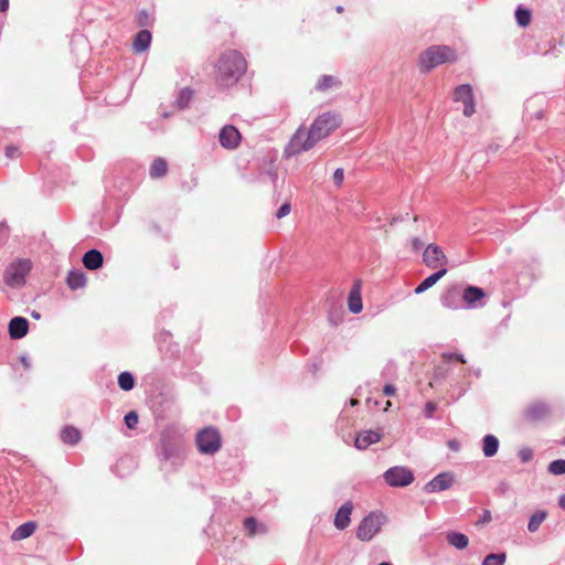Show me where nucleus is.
I'll return each mask as SVG.
<instances>
[{
    "label": "nucleus",
    "mask_w": 565,
    "mask_h": 565,
    "mask_svg": "<svg viewBox=\"0 0 565 565\" xmlns=\"http://www.w3.org/2000/svg\"><path fill=\"white\" fill-rule=\"evenodd\" d=\"M342 119L339 114L327 111L319 115L308 130L300 126L286 147L287 156H296L312 149L318 141L327 138L339 128Z\"/></svg>",
    "instance_id": "obj_1"
},
{
    "label": "nucleus",
    "mask_w": 565,
    "mask_h": 565,
    "mask_svg": "<svg viewBox=\"0 0 565 565\" xmlns=\"http://www.w3.org/2000/svg\"><path fill=\"white\" fill-rule=\"evenodd\" d=\"M215 67L216 82L221 86L228 87L246 72L247 63L238 51L227 50L220 56Z\"/></svg>",
    "instance_id": "obj_2"
},
{
    "label": "nucleus",
    "mask_w": 565,
    "mask_h": 565,
    "mask_svg": "<svg viewBox=\"0 0 565 565\" xmlns=\"http://www.w3.org/2000/svg\"><path fill=\"white\" fill-rule=\"evenodd\" d=\"M456 61V53L452 49L445 45H436L427 49L419 60L422 71L429 72L436 66Z\"/></svg>",
    "instance_id": "obj_3"
},
{
    "label": "nucleus",
    "mask_w": 565,
    "mask_h": 565,
    "mask_svg": "<svg viewBox=\"0 0 565 565\" xmlns=\"http://www.w3.org/2000/svg\"><path fill=\"white\" fill-rule=\"evenodd\" d=\"M32 268L28 259H18L8 265L4 270L3 280L11 288H21L25 284V278Z\"/></svg>",
    "instance_id": "obj_4"
},
{
    "label": "nucleus",
    "mask_w": 565,
    "mask_h": 565,
    "mask_svg": "<svg viewBox=\"0 0 565 565\" xmlns=\"http://www.w3.org/2000/svg\"><path fill=\"white\" fill-rule=\"evenodd\" d=\"M196 446L201 454L213 455L221 447V436L212 427H206L196 434Z\"/></svg>",
    "instance_id": "obj_5"
},
{
    "label": "nucleus",
    "mask_w": 565,
    "mask_h": 565,
    "mask_svg": "<svg viewBox=\"0 0 565 565\" xmlns=\"http://www.w3.org/2000/svg\"><path fill=\"white\" fill-rule=\"evenodd\" d=\"M385 482L390 487H406L414 481L413 472L403 466H395L386 470L383 475Z\"/></svg>",
    "instance_id": "obj_6"
},
{
    "label": "nucleus",
    "mask_w": 565,
    "mask_h": 565,
    "mask_svg": "<svg viewBox=\"0 0 565 565\" xmlns=\"http://www.w3.org/2000/svg\"><path fill=\"white\" fill-rule=\"evenodd\" d=\"M381 516L375 513H370L359 524L356 529V536L361 541H370L381 529Z\"/></svg>",
    "instance_id": "obj_7"
},
{
    "label": "nucleus",
    "mask_w": 565,
    "mask_h": 565,
    "mask_svg": "<svg viewBox=\"0 0 565 565\" xmlns=\"http://www.w3.org/2000/svg\"><path fill=\"white\" fill-rule=\"evenodd\" d=\"M454 99L463 104V115L470 117L476 111L475 97L469 84H462L456 87Z\"/></svg>",
    "instance_id": "obj_8"
},
{
    "label": "nucleus",
    "mask_w": 565,
    "mask_h": 565,
    "mask_svg": "<svg viewBox=\"0 0 565 565\" xmlns=\"http://www.w3.org/2000/svg\"><path fill=\"white\" fill-rule=\"evenodd\" d=\"M423 263L431 269L438 267V265L446 266L448 258L444 250L436 244L431 243L427 245L423 253Z\"/></svg>",
    "instance_id": "obj_9"
},
{
    "label": "nucleus",
    "mask_w": 565,
    "mask_h": 565,
    "mask_svg": "<svg viewBox=\"0 0 565 565\" xmlns=\"http://www.w3.org/2000/svg\"><path fill=\"white\" fill-rule=\"evenodd\" d=\"M218 140L223 148L233 150L239 146L241 134L236 127L226 125L221 129Z\"/></svg>",
    "instance_id": "obj_10"
},
{
    "label": "nucleus",
    "mask_w": 565,
    "mask_h": 565,
    "mask_svg": "<svg viewBox=\"0 0 565 565\" xmlns=\"http://www.w3.org/2000/svg\"><path fill=\"white\" fill-rule=\"evenodd\" d=\"M461 300L465 302L466 308H479L483 306V298L486 294L482 288L476 286H468L465 288Z\"/></svg>",
    "instance_id": "obj_11"
},
{
    "label": "nucleus",
    "mask_w": 565,
    "mask_h": 565,
    "mask_svg": "<svg viewBox=\"0 0 565 565\" xmlns=\"http://www.w3.org/2000/svg\"><path fill=\"white\" fill-rule=\"evenodd\" d=\"M526 118L530 120H541L544 118L545 100L542 96H534L525 103Z\"/></svg>",
    "instance_id": "obj_12"
},
{
    "label": "nucleus",
    "mask_w": 565,
    "mask_h": 565,
    "mask_svg": "<svg viewBox=\"0 0 565 565\" xmlns=\"http://www.w3.org/2000/svg\"><path fill=\"white\" fill-rule=\"evenodd\" d=\"M452 484V475L448 472H441L433 478L428 483H426L425 491L427 493L440 492L449 489Z\"/></svg>",
    "instance_id": "obj_13"
},
{
    "label": "nucleus",
    "mask_w": 565,
    "mask_h": 565,
    "mask_svg": "<svg viewBox=\"0 0 565 565\" xmlns=\"http://www.w3.org/2000/svg\"><path fill=\"white\" fill-rule=\"evenodd\" d=\"M550 415V407L543 402H534L525 409V418L532 422H539Z\"/></svg>",
    "instance_id": "obj_14"
},
{
    "label": "nucleus",
    "mask_w": 565,
    "mask_h": 565,
    "mask_svg": "<svg viewBox=\"0 0 565 565\" xmlns=\"http://www.w3.org/2000/svg\"><path fill=\"white\" fill-rule=\"evenodd\" d=\"M352 510H353V504L350 501L345 502L344 504H342L340 507V509L338 510V512L335 513V516H334V526L338 530H344L349 526V524L351 522L350 516H351Z\"/></svg>",
    "instance_id": "obj_15"
},
{
    "label": "nucleus",
    "mask_w": 565,
    "mask_h": 565,
    "mask_svg": "<svg viewBox=\"0 0 565 565\" xmlns=\"http://www.w3.org/2000/svg\"><path fill=\"white\" fill-rule=\"evenodd\" d=\"M29 331V321L23 317H14L9 322V334L11 339H21Z\"/></svg>",
    "instance_id": "obj_16"
},
{
    "label": "nucleus",
    "mask_w": 565,
    "mask_h": 565,
    "mask_svg": "<svg viewBox=\"0 0 565 565\" xmlns=\"http://www.w3.org/2000/svg\"><path fill=\"white\" fill-rule=\"evenodd\" d=\"M82 262L85 268L96 270L103 266L104 257L99 250L89 249L84 254Z\"/></svg>",
    "instance_id": "obj_17"
},
{
    "label": "nucleus",
    "mask_w": 565,
    "mask_h": 565,
    "mask_svg": "<svg viewBox=\"0 0 565 565\" xmlns=\"http://www.w3.org/2000/svg\"><path fill=\"white\" fill-rule=\"evenodd\" d=\"M381 435L374 430L361 431L355 438L358 449H366L369 446L380 441Z\"/></svg>",
    "instance_id": "obj_18"
},
{
    "label": "nucleus",
    "mask_w": 565,
    "mask_h": 565,
    "mask_svg": "<svg viewBox=\"0 0 565 565\" xmlns=\"http://www.w3.org/2000/svg\"><path fill=\"white\" fill-rule=\"evenodd\" d=\"M447 274V268L443 267L436 273L425 278L416 288L415 294L419 295L433 287L439 279Z\"/></svg>",
    "instance_id": "obj_19"
},
{
    "label": "nucleus",
    "mask_w": 565,
    "mask_h": 565,
    "mask_svg": "<svg viewBox=\"0 0 565 565\" xmlns=\"http://www.w3.org/2000/svg\"><path fill=\"white\" fill-rule=\"evenodd\" d=\"M36 530V523L33 521L19 525L11 534V540L17 542L30 537Z\"/></svg>",
    "instance_id": "obj_20"
},
{
    "label": "nucleus",
    "mask_w": 565,
    "mask_h": 565,
    "mask_svg": "<svg viewBox=\"0 0 565 565\" xmlns=\"http://www.w3.org/2000/svg\"><path fill=\"white\" fill-rule=\"evenodd\" d=\"M348 306L351 312L359 313L362 311L363 305H362V298L360 294V284L356 282L352 290L350 291L349 299H348Z\"/></svg>",
    "instance_id": "obj_21"
},
{
    "label": "nucleus",
    "mask_w": 565,
    "mask_h": 565,
    "mask_svg": "<svg viewBox=\"0 0 565 565\" xmlns=\"http://www.w3.org/2000/svg\"><path fill=\"white\" fill-rule=\"evenodd\" d=\"M67 286L75 290L86 285V275L81 269L71 270L66 278Z\"/></svg>",
    "instance_id": "obj_22"
},
{
    "label": "nucleus",
    "mask_w": 565,
    "mask_h": 565,
    "mask_svg": "<svg viewBox=\"0 0 565 565\" xmlns=\"http://www.w3.org/2000/svg\"><path fill=\"white\" fill-rule=\"evenodd\" d=\"M447 543L457 550H463L469 544V539L466 534L450 531L446 534Z\"/></svg>",
    "instance_id": "obj_23"
},
{
    "label": "nucleus",
    "mask_w": 565,
    "mask_h": 565,
    "mask_svg": "<svg viewBox=\"0 0 565 565\" xmlns=\"http://www.w3.org/2000/svg\"><path fill=\"white\" fill-rule=\"evenodd\" d=\"M151 43V33L148 30H141L134 40V50L138 53L146 51Z\"/></svg>",
    "instance_id": "obj_24"
},
{
    "label": "nucleus",
    "mask_w": 565,
    "mask_h": 565,
    "mask_svg": "<svg viewBox=\"0 0 565 565\" xmlns=\"http://www.w3.org/2000/svg\"><path fill=\"white\" fill-rule=\"evenodd\" d=\"M499 449V439L493 435H486L482 439V451L488 458L493 457Z\"/></svg>",
    "instance_id": "obj_25"
},
{
    "label": "nucleus",
    "mask_w": 565,
    "mask_h": 565,
    "mask_svg": "<svg viewBox=\"0 0 565 565\" xmlns=\"http://www.w3.org/2000/svg\"><path fill=\"white\" fill-rule=\"evenodd\" d=\"M61 439L68 445H75L81 439V431L73 426H65L61 431Z\"/></svg>",
    "instance_id": "obj_26"
},
{
    "label": "nucleus",
    "mask_w": 565,
    "mask_h": 565,
    "mask_svg": "<svg viewBox=\"0 0 565 565\" xmlns=\"http://www.w3.org/2000/svg\"><path fill=\"white\" fill-rule=\"evenodd\" d=\"M459 297L460 294L457 289H450L448 290L443 297H441V305L449 309H458L460 306L459 303Z\"/></svg>",
    "instance_id": "obj_27"
},
{
    "label": "nucleus",
    "mask_w": 565,
    "mask_h": 565,
    "mask_svg": "<svg viewBox=\"0 0 565 565\" xmlns=\"http://www.w3.org/2000/svg\"><path fill=\"white\" fill-rule=\"evenodd\" d=\"M546 516H547V512L545 510L535 511L530 516V520L527 523V531L531 533H535L540 529L541 524L545 521Z\"/></svg>",
    "instance_id": "obj_28"
},
{
    "label": "nucleus",
    "mask_w": 565,
    "mask_h": 565,
    "mask_svg": "<svg viewBox=\"0 0 565 565\" xmlns=\"http://www.w3.org/2000/svg\"><path fill=\"white\" fill-rule=\"evenodd\" d=\"M340 81L332 75H322L317 82L316 89L319 92H327L330 88L339 87Z\"/></svg>",
    "instance_id": "obj_29"
},
{
    "label": "nucleus",
    "mask_w": 565,
    "mask_h": 565,
    "mask_svg": "<svg viewBox=\"0 0 565 565\" xmlns=\"http://www.w3.org/2000/svg\"><path fill=\"white\" fill-rule=\"evenodd\" d=\"M168 171V163L162 158H157L153 160L150 167V177L153 179L163 177Z\"/></svg>",
    "instance_id": "obj_30"
},
{
    "label": "nucleus",
    "mask_w": 565,
    "mask_h": 565,
    "mask_svg": "<svg viewBox=\"0 0 565 565\" xmlns=\"http://www.w3.org/2000/svg\"><path fill=\"white\" fill-rule=\"evenodd\" d=\"M118 385L122 391H131L135 387V379L130 372H121L118 375Z\"/></svg>",
    "instance_id": "obj_31"
},
{
    "label": "nucleus",
    "mask_w": 565,
    "mask_h": 565,
    "mask_svg": "<svg viewBox=\"0 0 565 565\" xmlns=\"http://www.w3.org/2000/svg\"><path fill=\"white\" fill-rule=\"evenodd\" d=\"M192 96H193V92H192L191 89H189V88H183V89L179 93V95H178V97H177V99H175V105H177V107H178V108H180V109L185 108V107L189 105V103H190V100H191Z\"/></svg>",
    "instance_id": "obj_32"
},
{
    "label": "nucleus",
    "mask_w": 565,
    "mask_h": 565,
    "mask_svg": "<svg viewBox=\"0 0 565 565\" xmlns=\"http://www.w3.org/2000/svg\"><path fill=\"white\" fill-rule=\"evenodd\" d=\"M244 529L249 536H253V535L257 534L258 532H260V530L263 529V525L259 524L255 518H247L244 521Z\"/></svg>",
    "instance_id": "obj_33"
},
{
    "label": "nucleus",
    "mask_w": 565,
    "mask_h": 565,
    "mask_svg": "<svg viewBox=\"0 0 565 565\" xmlns=\"http://www.w3.org/2000/svg\"><path fill=\"white\" fill-rule=\"evenodd\" d=\"M547 471L554 476H561L565 473V459H556L550 462Z\"/></svg>",
    "instance_id": "obj_34"
},
{
    "label": "nucleus",
    "mask_w": 565,
    "mask_h": 565,
    "mask_svg": "<svg viewBox=\"0 0 565 565\" xmlns=\"http://www.w3.org/2000/svg\"><path fill=\"white\" fill-rule=\"evenodd\" d=\"M515 18L521 26H526L531 22V12L526 9L519 7L515 11Z\"/></svg>",
    "instance_id": "obj_35"
},
{
    "label": "nucleus",
    "mask_w": 565,
    "mask_h": 565,
    "mask_svg": "<svg viewBox=\"0 0 565 565\" xmlns=\"http://www.w3.org/2000/svg\"><path fill=\"white\" fill-rule=\"evenodd\" d=\"M505 562V554L504 553H498V554H489L484 557L482 565H504Z\"/></svg>",
    "instance_id": "obj_36"
},
{
    "label": "nucleus",
    "mask_w": 565,
    "mask_h": 565,
    "mask_svg": "<svg viewBox=\"0 0 565 565\" xmlns=\"http://www.w3.org/2000/svg\"><path fill=\"white\" fill-rule=\"evenodd\" d=\"M125 424L128 428L132 429L138 424V414L135 411L129 412L125 416Z\"/></svg>",
    "instance_id": "obj_37"
},
{
    "label": "nucleus",
    "mask_w": 565,
    "mask_h": 565,
    "mask_svg": "<svg viewBox=\"0 0 565 565\" xmlns=\"http://www.w3.org/2000/svg\"><path fill=\"white\" fill-rule=\"evenodd\" d=\"M519 458L522 462H529L533 458V450L531 448L524 447L519 451Z\"/></svg>",
    "instance_id": "obj_38"
},
{
    "label": "nucleus",
    "mask_w": 565,
    "mask_h": 565,
    "mask_svg": "<svg viewBox=\"0 0 565 565\" xmlns=\"http://www.w3.org/2000/svg\"><path fill=\"white\" fill-rule=\"evenodd\" d=\"M137 20L140 26H146L150 22V15L147 11L142 10L138 13Z\"/></svg>",
    "instance_id": "obj_39"
},
{
    "label": "nucleus",
    "mask_w": 565,
    "mask_h": 565,
    "mask_svg": "<svg viewBox=\"0 0 565 565\" xmlns=\"http://www.w3.org/2000/svg\"><path fill=\"white\" fill-rule=\"evenodd\" d=\"M443 359L445 361L457 360L460 363H466L465 356L462 354H460V353H444L443 354Z\"/></svg>",
    "instance_id": "obj_40"
},
{
    "label": "nucleus",
    "mask_w": 565,
    "mask_h": 565,
    "mask_svg": "<svg viewBox=\"0 0 565 565\" xmlns=\"http://www.w3.org/2000/svg\"><path fill=\"white\" fill-rule=\"evenodd\" d=\"M291 211V205L289 203H284L277 211L276 216L277 218H282L286 215H288Z\"/></svg>",
    "instance_id": "obj_41"
},
{
    "label": "nucleus",
    "mask_w": 565,
    "mask_h": 565,
    "mask_svg": "<svg viewBox=\"0 0 565 565\" xmlns=\"http://www.w3.org/2000/svg\"><path fill=\"white\" fill-rule=\"evenodd\" d=\"M437 409V405L434 402H427L425 405L424 414L426 417H433L435 411Z\"/></svg>",
    "instance_id": "obj_42"
},
{
    "label": "nucleus",
    "mask_w": 565,
    "mask_h": 565,
    "mask_svg": "<svg viewBox=\"0 0 565 565\" xmlns=\"http://www.w3.org/2000/svg\"><path fill=\"white\" fill-rule=\"evenodd\" d=\"M344 179V171L341 168H338L333 173V180L337 185H341Z\"/></svg>",
    "instance_id": "obj_43"
},
{
    "label": "nucleus",
    "mask_w": 565,
    "mask_h": 565,
    "mask_svg": "<svg viewBox=\"0 0 565 565\" xmlns=\"http://www.w3.org/2000/svg\"><path fill=\"white\" fill-rule=\"evenodd\" d=\"M18 152H19V149H18V147H15V146H8V147L6 148V156H7L8 158H14V157H17V156H18Z\"/></svg>",
    "instance_id": "obj_44"
},
{
    "label": "nucleus",
    "mask_w": 565,
    "mask_h": 565,
    "mask_svg": "<svg viewBox=\"0 0 565 565\" xmlns=\"http://www.w3.org/2000/svg\"><path fill=\"white\" fill-rule=\"evenodd\" d=\"M411 243H412V248L414 252L419 250L424 246V243L422 242V239L419 237H414Z\"/></svg>",
    "instance_id": "obj_45"
},
{
    "label": "nucleus",
    "mask_w": 565,
    "mask_h": 565,
    "mask_svg": "<svg viewBox=\"0 0 565 565\" xmlns=\"http://www.w3.org/2000/svg\"><path fill=\"white\" fill-rule=\"evenodd\" d=\"M383 393L387 396H393L396 393V387L393 384H386L383 387Z\"/></svg>",
    "instance_id": "obj_46"
},
{
    "label": "nucleus",
    "mask_w": 565,
    "mask_h": 565,
    "mask_svg": "<svg viewBox=\"0 0 565 565\" xmlns=\"http://www.w3.org/2000/svg\"><path fill=\"white\" fill-rule=\"evenodd\" d=\"M508 490H509V483L505 481H502L495 489V492L499 494H504Z\"/></svg>",
    "instance_id": "obj_47"
},
{
    "label": "nucleus",
    "mask_w": 565,
    "mask_h": 565,
    "mask_svg": "<svg viewBox=\"0 0 565 565\" xmlns=\"http://www.w3.org/2000/svg\"><path fill=\"white\" fill-rule=\"evenodd\" d=\"M491 520H492L491 512L489 510H484L481 519L479 520V523H489Z\"/></svg>",
    "instance_id": "obj_48"
},
{
    "label": "nucleus",
    "mask_w": 565,
    "mask_h": 565,
    "mask_svg": "<svg viewBox=\"0 0 565 565\" xmlns=\"http://www.w3.org/2000/svg\"><path fill=\"white\" fill-rule=\"evenodd\" d=\"M160 456H161L164 460L170 459V457H171V451H170V449L168 448V446H167V445H163V446H162V451H161Z\"/></svg>",
    "instance_id": "obj_49"
},
{
    "label": "nucleus",
    "mask_w": 565,
    "mask_h": 565,
    "mask_svg": "<svg viewBox=\"0 0 565 565\" xmlns=\"http://www.w3.org/2000/svg\"><path fill=\"white\" fill-rule=\"evenodd\" d=\"M9 9V0H0V12H7Z\"/></svg>",
    "instance_id": "obj_50"
},
{
    "label": "nucleus",
    "mask_w": 565,
    "mask_h": 565,
    "mask_svg": "<svg viewBox=\"0 0 565 565\" xmlns=\"http://www.w3.org/2000/svg\"><path fill=\"white\" fill-rule=\"evenodd\" d=\"M558 505L565 510V494H562L559 498H558Z\"/></svg>",
    "instance_id": "obj_51"
},
{
    "label": "nucleus",
    "mask_w": 565,
    "mask_h": 565,
    "mask_svg": "<svg viewBox=\"0 0 565 565\" xmlns=\"http://www.w3.org/2000/svg\"><path fill=\"white\" fill-rule=\"evenodd\" d=\"M21 362L23 363V365H24L25 367H29V362H28V359H26L25 356H22V358H21Z\"/></svg>",
    "instance_id": "obj_52"
},
{
    "label": "nucleus",
    "mask_w": 565,
    "mask_h": 565,
    "mask_svg": "<svg viewBox=\"0 0 565 565\" xmlns=\"http://www.w3.org/2000/svg\"><path fill=\"white\" fill-rule=\"evenodd\" d=\"M358 403H359L358 399H351V405L352 406L356 405Z\"/></svg>",
    "instance_id": "obj_53"
},
{
    "label": "nucleus",
    "mask_w": 565,
    "mask_h": 565,
    "mask_svg": "<svg viewBox=\"0 0 565 565\" xmlns=\"http://www.w3.org/2000/svg\"><path fill=\"white\" fill-rule=\"evenodd\" d=\"M449 445H450L451 448L457 449L455 441H450Z\"/></svg>",
    "instance_id": "obj_54"
},
{
    "label": "nucleus",
    "mask_w": 565,
    "mask_h": 565,
    "mask_svg": "<svg viewBox=\"0 0 565 565\" xmlns=\"http://www.w3.org/2000/svg\"><path fill=\"white\" fill-rule=\"evenodd\" d=\"M343 11V8L341 6H338L337 7V12H342Z\"/></svg>",
    "instance_id": "obj_55"
},
{
    "label": "nucleus",
    "mask_w": 565,
    "mask_h": 565,
    "mask_svg": "<svg viewBox=\"0 0 565 565\" xmlns=\"http://www.w3.org/2000/svg\"><path fill=\"white\" fill-rule=\"evenodd\" d=\"M32 316H33L34 318H36V319H39V318H40V315H39L38 312H33V313H32Z\"/></svg>",
    "instance_id": "obj_56"
},
{
    "label": "nucleus",
    "mask_w": 565,
    "mask_h": 565,
    "mask_svg": "<svg viewBox=\"0 0 565 565\" xmlns=\"http://www.w3.org/2000/svg\"><path fill=\"white\" fill-rule=\"evenodd\" d=\"M379 565H392V564H391V563H387V562H383V563H381V564H379Z\"/></svg>",
    "instance_id": "obj_57"
}]
</instances>
